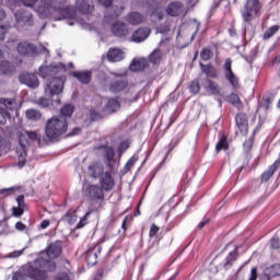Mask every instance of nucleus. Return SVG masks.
Instances as JSON below:
<instances>
[{
    "label": "nucleus",
    "mask_w": 280,
    "mask_h": 280,
    "mask_svg": "<svg viewBox=\"0 0 280 280\" xmlns=\"http://www.w3.org/2000/svg\"><path fill=\"white\" fill-rule=\"evenodd\" d=\"M27 119H31L32 121H38L40 117H43V114L38 109H28L25 113Z\"/></svg>",
    "instance_id": "obj_37"
},
{
    "label": "nucleus",
    "mask_w": 280,
    "mask_h": 280,
    "mask_svg": "<svg viewBox=\"0 0 280 280\" xmlns=\"http://www.w3.org/2000/svg\"><path fill=\"white\" fill-rule=\"evenodd\" d=\"M182 12H183V4L180 2H171L166 7V14H168V16H180Z\"/></svg>",
    "instance_id": "obj_22"
},
{
    "label": "nucleus",
    "mask_w": 280,
    "mask_h": 280,
    "mask_svg": "<svg viewBox=\"0 0 280 280\" xmlns=\"http://www.w3.org/2000/svg\"><path fill=\"white\" fill-rule=\"evenodd\" d=\"M199 67L202 71V73H205V75H207V78L218 79V70L215 69V67H213V65H211V63L205 65V63L200 62Z\"/></svg>",
    "instance_id": "obj_27"
},
{
    "label": "nucleus",
    "mask_w": 280,
    "mask_h": 280,
    "mask_svg": "<svg viewBox=\"0 0 280 280\" xmlns=\"http://www.w3.org/2000/svg\"><path fill=\"white\" fill-rule=\"evenodd\" d=\"M12 280H27V277L23 273H14Z\"/></svg>",
    "instance_id": "obj_64"
},
{
    "label": "nucleus",
    "mask_w": 280,
    "mask_h": 280,
    "mask_svg": "<svg viewBox=\"0 0 280 280\" xmlns=\"http://www.w3.org/2000/svg\"><path fill=\"white\" fill-rule=\"evenodd\" d=\"M37 104L39 106H42L43 108H47L49 106V100L45 98V97H40L37 102Z\"/></svg>",
    "instance_id": "obj_59"
},
{
    "label": "nucleus",
    "mask_w": 280,
    "mask_h": 280,
    "mask_svg": "<svg viewBox=\"0 0 280 280\" xmlns=\"http://www.w3.org/2000/svg\"><path fill=\"white\" fill-rule=\"evenodd\" d=\"M100 185L105 191H113L115 189V177H113V168L101 176Z\"/></svg>",
    "instance_id": "obj_14"
},
{
    "label": "nucleus",
    "mask_w": 280,
    "mask_h": 280,
    "mask_svg": "<svg viewBox=\"0 0 280 280\" xmlns=\"http://www.w3.org/2000/svg\"><path fill=\"white\" fill-rule=\"evenodd\" d=\"M205 90L210 95H222V88L218 84V82L212 81L211 79L205 80Z\"/></svg>",
    "instance_id": "obj_19"
},
{
    "label": "nucleus",
    "mask_w": 280,
    "mask_h": 280,
    "mask_svg": "<svg viewBox=\"0 0 280 280\" xmlns=\"http://www.w3.org/2000/svg\"><path fill=\"white\" fill-rule=\"evenodd\" d=\"M127 23L129 25H141V23L145 22V16H143L140 12L131 11L126 16Z\"/></svg>",
    "instance_id": "obj_20"
},
{
    "label": "nucleus",
    "mask_w": 280,
    "mask_h": 280,
    "mask_svg": "<svg viewBox=\"0 0 280 280\" xmlns=\"http://www.w3.org/2000/svg\"><path fill=\"white\" fill-rule=\"evenodd\" d=\"M0 104H3L9 110L16 108V98H0Z\"/></svg>",
    "instance_id": "obj_42"
},
{
    "label": "nucleus",
    "mask_w": 280,
    "mask_h": 280,
    "mask_svg": "<svg viewBox=\"0 0 280 280\" xmlns=\"http://www.w3.org/2000/svg\"><path fill=\"white\" fill-rule=\"evenodd\" d=\"M72 78L79 80L81 84H89L93 78V72L91 71H74L72 72Z\"/></svg>",
    "instance_id": "obj_21"
},
{
    "label": "nucleus",
    "mask_w": 280,
    "mask_h": 280,
    "mask_svg": "<svg viewBox=\"0 0 280 280\" xmlns=\"http://www.w3.org/2000/svg\"><path fill=\"white\" fill-rule=\"evenodd\" d=\"M160 229L156 224H151L149 230V237L152 240L153 237H156V234L159 233Z\"/></svg>",
    "instance_id": "obj_52"
},
{
    "label": "nucleus",
    "mask_w": 280,
    "mask_h": 280,
    "mask_svg": "<svg viewBox=\"0 0 280 280\" xmlns=\"http://www.w3.org/2000/svg\"><path fill=\"white\" fill-rule=\"evenodd\" d=\"M183 137H185L183 132H179L171 140L167 154H172V152H174V149L178 145V143H180V141H183Z\"/></svg>",
    "instance_id": "obj_34"
},
{
    "label": "nucleus",
    "mask_w": 280,
    "mask_h": 280,
    "mask_svg": "<svg viewBox=\"0 0 280 280\" xmlns=\"http://www.w3.org/2000/svg\"><path fill=\"white\" fill-rule=\"evenodd\" d=\"M16 202H18V207H19L20 209H24V208H25V196L20 195V196L16 198Z\"/></svg>",
    "instance_id": "obj_57"
},
{
    "label": "nucleus",
    "mask_w": 280,
    "mask_h": 280,
    "mask_svg": "<svg viewBox=\"0 0 280 280\" xmlns=\"http://www.w3.org/2000/svg\"><path fill=\"white\" fill-rule=\"evenodd\" d=\"M135 163H137V159L135 156L130 158L122 168V174H128L135 166Z\"/></svg>",
    "instance_id": "obj_48"
},
{
    "label": "nucleus",
    "mask_w": 280,
    "mask_h": 280,
    "mask_svg": "<svg viewBox=\"0 0 280 280\" xmlns=\"http://www.w3.org/2000/svg\"><path fill=\"white\" fill-rule=\"evenodd\" d=\"M77 8L79 12H82V14H91L94 10L93 4L86 2V0H79L77 2Z\"/></svg>",
    "instance_id": "obj_31"
},
{
    "label": "nucleus",
    "mask_w": 280,
    "mask_h": 280,
    "mask_svg": "<svg viewBox=\"0 0 280 280\" xmlns=\"http://www.w3.org/2000/svg\"><path fill=\"white\" fill-rule=\"evenodd\" d=\"M279 32V25L270 26L262 35L264 40H270Z\"/></svg>",
    "instance_id": "obj_39"
},
{
    "label": "nucleus",
    "mask_w": 280,
    "mask_h": 280,
    "mask_svg": "<svg viewBox=\"0 0 280 280\" xmlns=\"http://www.w3.org/2000/svg\"><path fill=\"white\" fill-rule=\"evenodd\" d=\"M257 267L252 268L248 280H257Z\"/></svg>",
    "instance_id": "obj_61"
},
{
    "label": "nucleus",
    "mask_w": 280,
    "mask_h": 280,
    "mask_svg": "<svg viewBox=\"0 0 280 280\" xmlns=\"http://www.w3.org/2000/svg\"><path fill=\"white\" fill-rule=\"evenodd\" d=\"M90 215L91 212H86L84 217L80 220V222L77 224L75 229H84V226H86V220H89Z\"/></svg>",
    "instance_id": "obj_51"
},
{
    "label": "nucleus",
    "mask_w": 280,
    "mask_h": 280,
    "mask_svg": "<svg viewBox=\"0 0 280 280\" xmlns=\"http://www.w3.org/2000/svg\"><path fill=\"white\" fill-rule=\"evenodd\" d=\"M215 150H217V152H220V151H222V150H229V142H226V137H222L219 141H218V143H217V145H215Z\"/></svg>",
    "instance_id": "obj_43"
},
{
    "label": "nucleus",
    "mask_w": 280,
    "mask_h": 280,
    "mask_svg": "<svg viewBox=\"0 0 280 280\" xmlns=\"http://www.w3.org/2000/svg\"><path fill=\"white\" fill-rule=\"evenodd\" d=\"M10 25H0V40H5V34H8Z\"/></svg>",
    "instance_id": "obj_55"
},
{
    "label": "nucleus",
    "mask_w": 280,
    "mask_h": 280,
    "mask_svg": "<svg viewBox=\"0 0 280 280\" xmlns=\"http://www.w3.org/2000/svg\"><path fill=\"white\" fill-rule=\"evenodd\" d=\"M232 65H233V60H231V58L225 59V62L223 65L224 75L228 82H230V84L234 89H237L240 82L237 80V77H235V73H233Z\"/></svg>",
    "instance_id": "obj_12"
},
{
    "label": "nucleus",
    "mask_w": 280,
    "mask_h": 280,
    "mask_svg": "<svg viewBox=\"0 0 280 280\" xmlns=\"http://www.w3.org/2000/svg\"><path fill=\"white\" fill-rule=\"evenodd\" d=\"M127 149H128V144H126V142H121L118 147L119 156H121Z\"/></svg>",
    "instance_id": "obj_60"
},
{
    "label": "nucleus",
    "mask_w": 280,
    "mask_h": 280,
    "mask_svg": "<svg viewBox=\"0 0 280 280\" xmlns=\"http://www.w3.org/2000/svg\"><path fill=\"white\" fill-rule=\"evenodd\" d=\"M48 258L38 257L27 268V275L34 280H46L47 272H55L58 265L51 259H58L62 255V241H55L46 248Z\"/></svg>",
    "instance_id": "obj_1"
},
{
    "label": "nucleus",
    "mask_w": 280,
    "mask_h": 280,
    "mask_svg": "<svg viewBox=\"0 0 280 280\" xmlns=\"http://www.w3.org/2000/svg\"><path fill=\"white\" fill-rule=\"evenodd\" d=\"M24 252H25V248L11 252L5 255V258L7 259H16V258L21 257V255H23Z\"/></svg>",
    "instance_id": "obj_49"
},
{
    "label": "nucleus",
    "mask_w": 280,
    "mask_h": 280,
    "mask_svg": "<svg viewBox=\"0 0 280 280\" xmlns=\"http://www.w3.org/2000/svg\"><path fill=\"white\" fill-rule=\"evenodd\" d=\"M18 52L20 56H26L27 58H34V56H38V49L36 45L27 42H22L18 44Z\"/></svg>",
    "instance_id": "obj_11"
},
{
    "label": "nucleus",
    "mask_w": 280,
    "mask_h": 280,
    "mask_svg": "<svg viewBox=\"0 0 280 280\" xmlns=\"http://www.w3.org/2000/svg\"><path fill=\"white\" fill-rule=\"evenodd\" d=\"M235 124L241 135H248V115L240 113L235 117Z\"/></svg>",
    "instance_id": "obj_17"
},
{
    "label": "nucleus",
    "mask_w": 280,
    "mask_h": 280,
    "mask_svg": "<svg viewBox=\"0 0 280 280\" xmlns=\"http://www.w3.org/2000/svg\"><path fill=\"white\" fill-rule=\"evenodd\" d=\"M107 59L109 62H119L124 60V51L119 48H110L107 52Z\"/></svg>",
    "instance_id": "obj_23"
},
{
    "label": "nucleus",
    "mask_w": 280,
    "mask_h": 280,
    "mask_svg": "<svg viewBox=\"0 0 280 280\" xmlns=\"http://www.w3.org/2000/svg\"><path fill=\"white\" fill-rule=\"evenodd\" d=\"M200 58L207 62L213 58V51H211L209 48H203L200 52Z\"/></svg>",
    "instance_id": "obj_44"
},
{
    "label": "nucleus",
    "mask_w": 280,
    "mask_h": 280,
    "mask_svg": "<svg viewBox=\"0 0 280 280\" xmlns=\"http://www.w3.org/2000/svg\"><path fill=\"white\" fill-rule=\"evenodd\" d=\"M30 141H38V143H40V135H38L37 131H24L20 136V148H18V167H25V156H27Z\"/></svg>",
    "instance_id": "obj_4"
},
{
    "label": "nucleus",
    "mask_w": 280,
    "mask_h": 280,
    "mask_svg": "<svg viewBox=\"0 0 280 280\" xmlns=\"http://www.w3.org/2000/svg\"><path fill=\"white\" fill-rule=\"evenodd\" d=\"M269 275L272 278L280 277V267H279V265L272 266L269 270Z\"/></svg>",
    "instance_id": "obj_54"
},
{
    "label": "nucleus",
    "mask_w": 280,
    "mask_h": 280,
    "mask_svg": "<svg viewBox=\"0 0 280 280\" xmlns=\"http://www.w3.org/2000/svg\"><path fill=\"white\" fill-rule=\"evenodd\" d=\"M21 3L25 5V8H32L35 12H38L37 8H40V1L38 0H20Z\"/></svg>",
    "instance_id": "obj_40"
},
{
    "label": "nucleus",
    "mask_w": 280,
    "mask_h": 280,
    "mask_svg": "<svg viewBox=\"0 0 280 280\" xmlns=\"http://www.w3.org/2000/svg\"><path fill=\"white\" fill-rule=\"evenodd\" d=\"M254 142H255V140L253 138H249L243 143V148H244L245 152H250V150H253Z\"/></svg>",
    "instance_id": "obj_53"
},
{
    "label": "nucleus",
    "mask_w": 280,
    "mask_h": 280,
    "mask_svg": "<svg viewBox=\"0 0 280 280\" xmlns=\"http://www.w3.org/2000/svg\"><path fill=\"white\" fill-rule=\"evenodd\" d=\"M16 189H19L16 186L10 188H0V196H12Z\"/></svg>",
    "instance_id": "obj_50"
},
{
    "label": "nucleus",
    "mask_w": 280,
    "mask_h": 280,
    "mask_svg": "<svg viewBox=\"0 0 280 280\" xmlns=\"http://www.w3.org/2000/svg\"><path fill=\"white\" fill-rule=\"evenodd\" d=\"M270 246H271V248H273L276 250L280 248V240L278 238V236H273L270 240Z\"/></svg>",
    "instance_id": "obj_56"
},
{
    "label": "nucleus",
    "mask_w": 280,
    "mask_h": 280,
    "mask_svg": "<svg viewBox=\"0 0 280 280\" xmlns=\"http://www.w3.org/2000/svg\"><path fill=\"white\" fill-rule=\"evenodd\" d=\"M90 176L92 178H102L106 172H104V166L102 164L95 163L89 166Z\"/></svg>",
    "instance_id": "obj_28"
},
{
    "label": "nucleus",
    "mask_w": 280,
    "mask_h": 280,
    "mask_svg": "<svg viewBox=\"0 0 280 280\" xmlns=\"http://www.w3.org/2000/svg\"><path fill=\"white\" fill-rule=\"evenodd\" d=\"M101 253L102 245H94L93 247H90L85 253V261L88 266H95V264H97V257H100Z\"/></svg>",
    "instance_id": "obj_16"
},
{
    "label": "nucleus",
    "mask_w": 280,
    "mask_h": 280,
    "mask_svg": "<svg viewBox=\"0 0 280 280\" xmlns=\"http://www.w3.org/2000/svg\"><path fill=\"white\" fill-rule=\"evenodd\" d=\"M19 82L21 84H25L28 89H38L40 86V81H38V77L36 73L32 72H22L19 75Z\"/></svg>",
    "instance_id": "obj_9"
},
{
    "label": "nucleus",
    "mask_w": 280,
    "mask_h": 280,
    "mask_svg": "<svg viewBox=\"0 0 280 280\" xmlns=\"http://www.w3.org/2000/svg\"><path fill=\"white\" fill-rule=\"evenodd\" d=\"M128 86V81L126 79H117L109 85V91L112 93H120V91H124Z\"/></svg>",
    "instance_id": "obj_24"
},
{
    "label": "nucleus",
    "mask_w": 280,
    "mask_h": 280,
    "mask_svg": "<svg viewBox=\"0 0 280 280\" xmlns=\"http://www.w3.org/2000/svg\"><path fill=\"white\" fill-rule=\"evenodd\" d=\"M57 280H71V278H69L68 273L61 272L59 275L56 276Z\"/></svg>",
    "instance_id": "obj_63"
},
{
    "label": "nucleus",
    "mask_w": 280,
    "mask_h": 280,
    "mask_svg": "<svg viewBox=\"0 0 280 280\" xmlns=\"http://www.w3.org/2000/svg\"><path fill=\"white\" fill-rule=\"evenodd\" d=\"M10 117V112L5 108L0 107V126H5L8 124V118Z\"/></svg>",
    "instance_id": "obj_45"
},
{
    "label": "nucleus",
    "mask_w": 280,
    "mask_h": 280,
    "mask_svg": "<svg viewBox=\"0 0 280 280\" xmlns=\"http://www.w3.org/2000/svg\"><path fill=\"white\" fill-rule=\"evenodd\" d=\"M270 104H272V100L267 97L262 101L261 107L266 110H270Z\"/></svg>",
    "instance_id": "obj_58"
},
{
    "label": "nucleus",
    "mask_w": 280,
    "mask_h": 280,
    "mask_svg": "<svg viewBox=\"0 0 280 280\" xmlns=\"http://www.w3.org/2000/svg\"><path fill=\"white\" fill-rule=\"evenodd\" d=\"M162 20H163V9L161 8L154 9L153 12L151 13L152 23H161Z\"/></svg>",
    "instance_id": "obj_38"
},
{
    "label": "nucleus",
    "mask_w": 280,
    "mask_h": 280,
    "mask_svg": "<svg viewBox=\"0 0 280 280\" xmlns=\"http://www.w3.org/2000/svg\"><path fill=\"white\" fill-rule=\"evenodd\" d=\"M65 82H67V78L61 73L48 79L46 83V93H48L50 97H54V95H60L65 90Z\"/></svg>",
    "instance_id": "obj_7"
},
{
    "label": "nucleus",
    "mask_w": 280,
    "mask_h": 280,
    "mask_svg": "<svg viewBox=\"0 0 280 280\" xmlns=\"http://www.w3.org/2000/svg\"><path fill=\"white\" fill-rule=\"evenodd\" d=\"M16 27H32L34 26V14L32 12L21 9L14 13Z\"/></svg>",
    "instance_id": "obj_8"
},
{
    "label": "nucleus",
    "mask_w": 280,
    "mask_h": 280,
    "mask_svg": "<svg viewBox=\"0 0 280 280\" xmlns=\"http://www.w3.org/2000/svg\"><path fill=\"white\" fill-rule=\"evenodd\" d=\"M241 14L244 23H250L261 16V2L259 0H246Z\"/></svg>",
    "instance_id": "obj_5"
},
{
    "label": "nucleus",
    "mask_w": 280,
    "mask_h": 280,
    "mask_svg": "<svg viewBox=\"0 0 280 280\" xmlns=\"http://www.w3.org/2000/svg\"><path fill=\"white\" fill-rule=\"evenodd\" d=\"M90 119H91V121H101V119H104V114H102V112L91 109L90 110Z\"/></svg>",
    "instance_id": "obj_47"
},
{
    "label": "nucleus",
    "mask_w": 280,
    "mask_h": 280,
    "mask_svg": "<svg viewBox=\"0 0 280 280\" xmlns=\"http://www.w3.org/2000/svg\"><path fill=\"white\" fill-rule=\"evenodd\" d=\"M226 102H229L230 104H232V106H234L235 108H238V110H241L242 101L240 100V96L237 94L232 93V94L228 95Z\"/></svg>",
    "instance_id": "obj_35"
},
{
    "label": "nucleus",
    "mask_w": 280,
    "mask_h": 280,
    "mask_svg": "<svg viewBox=\"0 0 280 280\" xmlns=\"http://www.w3.org/2000/svg\"><path fill=\"white\" fill-rule=\"evenodd\" d=\"M104 158L107 161V167H109V170H113L112 163L115 160V149H113V147H104Z\"/></svg>",
    "instance_id": "obj_32"
},
{
    "label": "nucleus",
    "mask_w": 280,
    "mask_h": 280,
    "mask_svg": "<svg viewBox=\"0 0 280 280\" xmlns=\"http://www.w3.org/2000/svg\"><path fill=\"white\" fill-rule=\"evenodd\" d=\"M73 105H65L61 109H60V115L59 117H66L67 120L69 119V117H71V115H73Z\"/></svg>",
    "instance_id": "obj_41"
},
{
    "label": "nucleus",
    "mask_w": 280,
    "mask_h": 280,
    "mask_svg": "<svg viewBox=\"0 0 280 280\" xmlns=\"http://www.w3.org/2000/svg\"><path fill=\"white\" fill-rule=\"evenodd\" d=\"M112 32L114 36L124 38L125 36H128V24L121 21H116L112 24Z\"/></svg>",
    "instance_id": "obj_18"
},
{
    "label": "nucleus",
    "mask_w": 280,
    "mask_h": 280,
    "mask_svg": "<svg viewBox=\"0 0 280 280\" xmlns=\"http://www.w3.org/2000/svg\"><path fill=\"white\" fill-rule=\"evenodd\" d=\"M104 191L100 185H90L85 189V196L90 200H104Z\"/></svg>",
    "instance_id": "obj_15"
},
{
    "label": "nucleus",
    "mask_w": 280,
    "mask_h": 280,
    "mask_svg": "<svg viewBox=\"0 0 280 280\" xmlns=\"http://www.w3.org/2000/svg\"><path fill=\"white\" fill-rule=\"evenodd\" d=\"M189 91L192 95H198V93H200V82L198 80H192L189 85Z\"/></svg>",
    "instance_id": "obj_46"
},
{
    "label": "nucleus",
    "mask_w": 280,
    "mask_h": 280,
    "mask_svg": "<svg viewBox=\"0 0 280 280\" xmlns=\"http://www.w3.org/2000/svg\"><path fill=\"white\" fill-rule=\"evenodd\" d=\"M150 34H152V30H150V27H139L132 33L130 42L137 44L145 43V40H148V38L150 37Z\"/></svg>",
    "instance_id": "obj_13"
},
{
    "label": "nucleus",
    "mask_w": 280,
    "mask_h": 280,
    "mask_svg": "<svg viewBox=\"0 0 280 280\" xmlns=\"http://www.w3.org/2000/svg\"><path fill=\"white\" fill-rule=\"evenodd\" d=\"M65 5H67V0H40V8H37V13L40 19H47L51 14H58L56 21L75 19V8Z\"/></svg>",
    "instance_id": "obj_2"
},
{
    "label": "nucleus",
    "mask_w": 280,
    "mask_h": 280,
    "mask_svg": "<svg viewBox=\"0 0 280 280\" xmlns=\"http://www.w3.org/2000/svg\"><path fill=\"white\" fill-rule=\"evenodd\" d=\"M16 71V68L10 61H0V73L3 75H12Z\"/></svg>",
    "instance_id": "obj_30"
},
{
    "label": "nucleus",
    "mask_w": 280,
    "mask_h": 280,
    "mask_svg": "<svg viewBox=\"0 0 280 280\" xmlns=\"http://www.w3.org/2000/svg\"><path fill=\"white\" fill-rule=\"evenodd\" d=\"M163 59V51L161 49L156 48L149 55V62L151 65H159L161 60Z\"/></svg>",
    "instance_id": "obj_33"
},
{
    "label": "nucleus",
    "mask_w": 280,
    "mask_h": 280,
    "mask_svg": "<svg viewBox=\"0 0 280 280\" xmlns=\"http://www.w3.org/2000/svg\"><path fill=\"white\" fill-rule=\"evenodd\" d=\"M113 1L114 0H98V3L103 5V8H108L105 14V19L107 21H113L115 19H118V16H121V14H124V2L118 1L113 3Z\"/></svg>",
    "instance_id": "obj_6"
},
{
    "label": "nucleus",
    "mask_w": 280,
    "mask_h": 280,
    "mask_svg": "<svg viewBox=\"0 0 280 280\" xmlns=\"http://www.w3.org/2000/svg\"><path fill=\"white\" fill-rule=\"evenodd\" d=\"M237 249H234L226 257L225 260L222 262V267L224 270H230V268H233V262L237 261Z\"/></svg>",
    "instance_id": "obj_29"
},
{
    "label": "nucleus",
    "mask_w": 280,
    "mask_h": 280,
    "mask_svg": "<svg viewBox=\"0 0 280 280\" xmlns=\"http://www.w3.org/2000/svg\"><path fill=\"white\" fill-rule=\"evenodd\" d=\"M69 128V121L63 116H54L48 119L45 126V135L50 141H56L58 137L65 135Z\"/></svg>",
    "instance_id": "obj_3"
},
{
    "label": "nucleus",
    "mask_w": 280,
    "mask_h": 280,
    "mask_svg": "<svg viewBox=\"0 0 280 280\" xmlns=\"http://www.w3.org/2000/svg\"><path fill=\"white\" fill-rule=\"evenodd\" d=\"M119 107H120L119 101L115 98H110L107 102L106 110L107 113H117V110H119Z\"/></svg>",
    "instance_id": "obj_36"
},
{
    "label": "nucleus",
    "mask_w": 280,
    "mask_h": 280,
    "mask_svg": "<svg viewBox=\"0 0 280 280\" xmlns=\"http://www.w3.org/2000/svg\"><path fill=\"white\" fill-rule=\"evenodd\" d=\"M149 63L145 58L133 59L129 66L130 71H143V69H148Z\"/></svg>",
    "instance_id": "obj_25"
},
{
    "label": "nucleus",
    "mask_w": 280,
    "mask_h": 280,
    "mask_svg": "<svg viewBox=\"0 0 280 280\" xmlns=\"http://www.w3.org/2000/svg\"><path fill=\"white\" fill-rule=\"evenodd\" d=\"M78 208H71L69 211L61 218L62 222H67V224L73 225L78 222Z\"/></svg>",
    "instance_id": "obj_26"
},
{
    "label": "nucleus",
    "mask_w": 280,
    "mask_h": 280,
    "mask_svg": "<svg viewBox=\"0 0 280 280\" xmlns=\"http://www.w3.org/2000/svg\"><path fill=\"white\" fill-rule=\"evenodd\" d=\"M60 73V68L56 65H43L39 67L37 74L39 78L44 80H51V78H56Z\"/></svg>",
    "instance_id": "obj_10"
},
{
    "label": "nucleus",
    "mask_w": 280,
    "mask_h": 280,
    "mask_svg": "<svg viewBox=\"0 0 280 280\" xmlns=\"http://www.w3.org/2000/svg\"><path fill=\"white\" fill-rule=\"evenodd\" d=\"M105 272L104 269H98L97 272L94 276L93 280H102V278L104 277Z\"/></svg>",
    "instance_id": "obj_62"
}]
</instances>
